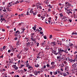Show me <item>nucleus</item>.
<instances>
[{
  "label": "nucleus",
  "instance_id": "nucleus-1",
  "mask_svg": "<svg viewBox=\"0 0 77 77\" xmlns=\"http://www.w3.org/2000/svg\"><path fill=\"white\" fill-rule=\"evenodd\" d=\"M66 60H68L69 63H71L72 62H75V60H72V59H70L69 58H67L66 59Z\"/></svg>",
  "mask_w": 77,
  "mask_h": 77
},
{
  "label": "nucleus",
  "instance_id": "nucleus-2",
  "mask_svg": "<svg viewBox=\"0 0 77 77\" xmlns=\"http://www.w3.org/2000/svg\"><path fill=\"white\" fill-rule=\"evenodd\" d=\"M76 66H77V63H75L72 65V68H73L75 69L76 68Z\"/></svg>",
  "mask_w": 77,
  "mask_h": 77
},
{
  "label": "nucleus",
  "instance_id": "nucleus-3",
  "mask_svg": "<svg viewBox=\"0 0 77 77\" xmlns=\"http://www.w3.org/2000/svg\"><path fill=\"white\" fill-rule=\"evenodd\" d=\"M59 51V54L60 53H61L62 52H64V50H62V48H60L58 50Z\"/></svg>",
  "mask_w": 77,
  "mask_h": 77
},
{
  "label": "nucleus",
  "instance_id": "nucleus-4",
  "mask_svg": "<svg viewBox=\"0 0 77 77\" xmlns=\"http://www.w3.org/2000/svg\"><path fill=\"white\" fill-rule=\"evenodd\" d=\"M51 45H52V46H54V45H56V42H51Z\"/></svg>",
  "mask_w": 77,
  "mask_h": 77
},
{
  "label": "nucleus",
  "instance_id": "nucleus-5",
  "mask_svg": "<svg viewBox=\"0 0 77 77\" xmlns=\"http://www.w3.org/2000/svg\"><path fill=\"white\" fill-rule=\"evenodd\" d=\"M65 71H68L69 70V67L68 66H66L65 68Z\"/></svg>",
  "mask_w": 77,
  "mask_h": 77
},
{
  "label": "nucleus",
  "instance_id": "nucleus-6",
  "mask_svg": "<svg viewBox=\"0 0 77 77\" xmlns=\"http://www.w3.org/2000/svg\"><path fill=\"white\" fill-rule=\"evenodd\" d=\"M26 46L27 47H29L30 46V42H29L28 43H26Z\"/></svg>",
  "mask_w": 77,
  "mask_h": 77
},
{
  "label": "nucleus",
  "instance_id": "nucleus-7",
  "mask_svg": "<svg viewBox=\"0 0 77 77\" xmlns=\"http://www.w3.org/2000/svg\"><path fill=\"white\" fill-rule=\"evenodd\" d=\"M33 9H31L29 12V13L31 14H33Z\"/></svg>",
  "mask_w": 77,
  "mask_h": 77
},
{
  "label": "nucleus",
  "instance_id": "nucleus-8",
  "mask_svg": "<svg viewBox=\"0 0 77 77\" xmlns=\"http://www.w3.org/2000/svg\"><path fill=\"white\" fill-rule=\"evenodd\" d=\"M35 35V33H32L31 34V38H33V35Z\"/></svg>",
  "mask_w": 77,
  "mask_h": 77
},
{
  "label": "nucleus",
  "instance_id": "nucleus-9",
  "mask_svg": "<svg viewBox=\"0 0 77 77\" xmlns=\"http://www.w3.org/2000/svg\"><path fill=\"white\" fill-rule=\"evenodd\" d=\"M38 71H35V72H34V74H35V75H38Z\"/></svg>",
  "mask_w": 77,
  "mask_h": 77
},
{
  "label": "nucleus",
  "instance_id": "nucleus-10",
  "mask_svg": "<svg viewBox=\"0 0 77 77\" xmlns=\"http://www.w3.org/2000/svg\"><path fill=\"white\" fill-rule=\"evenodd\" d=\"M48 21L50 24H52V22H51V21L48 20Z\"/></svg>",
  "mask_w": 77,
  "mask_h": 77
},
{
  "label": "nucleus",
  "instance_id": "nucleus-11",
  "mask_svg": "<svg viewBox=\"0 0 77 77\" xmlns=\"http://www.w3.org/2000/svg\"><path fill=\"white\" fill-rule=\"evenodd\" d=\"M45 45V41L42 43V45Z\"/></svg>",
  "mask_w": 77,
  "mask_h": 77
},
{
  "label": "nucleus",
  "instance_id": "nucleus-12",
  "mask_svg": "<svg viewBox=\"0 0 77 77\" xmlns=\"http://www.w3.org/2000/svg\"><path fill=\"white\" fill-rule=\"evenodd\" d=\"M1 20H2V21H6V20H5V18H1Z\"/></svg>",
  "mask_w": 77,
  "mask_h": 77
},
{
  "label": "nucleus",
  "instance_id": "nucleus-13",
  "mask_svg": "<svg viewBox=\"0 0 77 77\" xmlns=\"http://www.w3.org/2000/svg\"><path fill=\"white\" fill-rule=\"evenodd\" d=\"M59 15H60V17L61 18H62V17H63V14H62L61 13V14H60Z\"/></svg>",
  "mask_w": 77,
  "mask_h": 77
},
{
  "label": "nucleus",
  "instance_id": "nucleus-14",
  "mask_svg": "<svg viewBox=\"0 0 77 77\" xmlns=\"http://www.w3.org/2000/svg\"><path fill=\"white\" fill-rule=\"evenodd\" d=\"M49 48H48L47 47H46L45 48V50H46L47 51H48V50H49Z\"/></svg>",
  "mask_w": 77,
  "mask_h": 77
},
{
  "label": "nucleus",
  "instance_id": "nucleus-15",
  "mask_svg": "<svg viewBox=\"0 0 77 77\" xmlns=\"http://www.w3.org/2000/svg\"><path fill=\"white\" fill-rule=\"evenodd\" d=\"M51 11V9H50V8H48V12H50Z\"/></svg>",
  "mask_w": 77,
  "mask_h": 77
},
{
  "label": "nucleus",
  "instance_id": "nucleus-16",
  "mask_svg": "<svg viewBox=\"0 0 77 77\" xmlns=\"http://www.w3.org/2000/svg\"><path fill=\"white\" fill-rule=\"evenodd\" d=\"M63 75L64 77H65V76H66V75H67V74H66V73H63Z\"/></svg>",
  "mask_w": 77,
  "mask_h": 77
},
{
  "label": "nucleus",
  "instance_id": "nucleus-17",
  "mask_svg": "<svg viewBox=\"0 0 77 77\" xmlns=\"http://www.w3.org/2000/svg\"><path fill=\"white\" fill-rule=\"evenodd\" d=\"M39 5H41V4H39V3H37L36 4V6H39Z\"/></svg>",
  "mask_w": 77,
  "mask_h": 77
},
{
  "label": "nucleus",
  "instance_id": "nucleus-18",
  "mask_svg": "<svg viewBox=\"0 0 77 77\" xmlns=\"http://www.w3.org/2000/svg\"><path fill=\"white\" fill-rule=\"evenodd\" d=\"M48 7L50 8H53V7L51 6V5H48Z\"/></svg>",
  "mask_w": 77,
  "mask_h": 77
},
{
  "label": "nucleus",
  "instance_id": "nucleus-19",
  "mask_svg": "<svg viewBox=\"0 0 77 77\" xmlns=\"http://www.w3.org/2000/svg\"><path fill=\"white\" fill-rule=\"evenodd\" d=\"M16 33L17 34H20V31L17 30L16 32Z\"/></svg>",
  "mask_w": 77,
  "mask_h": 77
},
{
  "label": "nucleus",
  "instance_id": "nucleus-20",
  "mask_svg": "<svg viewBox=\"0 0 77 77\" xmlns=\"http://www.w3.org/2000/svg\"><path fill=\"white\" fill-rule=\"evenodd\" d=\"M32 29H33L35 31L36 30V26H35L34 27H32Z\"/></svg>",
  "mask_w": 77,
  "mask_h": 77
},
{
  "label": "nucleus",
  "instance_id": "nucleus-21",
  "mask_svg": "<svg viewBox=\"0 0 77 77\" xmlns=\"http://www.w3.org/2000/svg\"><path fill=\"white\" fill-rule=\"evenodd\" d=\"M41 55H37V58H41Z\"/></svg>",
  "mask_w": 77,
  "mask_h": 77
},
{
  "label": "nucleus",
  "instance_id": "nucleus-22",
  "mask_svg": "<svg viewBox=\"0 0 77 77\" xmlns=\"http://www.w3.org/2000/svg\"><path fill=\"white\" fill-rule=\"evenodd\" d=\"M14 5V4H11V3H9V5H8V6H9V7H10V6H12V5Z\"/></svg>",
  "mask_w": 77,
  "mask_h": 77
},
{
  "label": "nucleus",
  "instance_id": "nucleus-23",
  "mask_svg": "<svg viewBox=\"0 0 77 77\" xmlns=\"http://www.w3.org/2000/svg\"><path fill=\"white\" fill-rule=\"evenodd\" d=\"M61 58V57L60 56H58L57 57V59H60Z\"/></svg>",
  "mask_w": 77,
  "mask_h": 77
},
{
  "label": "nucleus",
  "instance_id": "nucleus-24",
  "mask_svg": "<svg viewBox=\"0 0 77 77\" xmlns=\"http://www.w3.org/2000/svg\"><path fill=\"white\" fill-rule=\"evenodd\" d=\"M18 3H19V1H16V2H15V5H17V4H18Z\"/></svg>",
  "mask_w": 77,
  "mask_h": 77
},
{
  "label": "nucleus",
  "instance_id": "nucleus-25",
  "mask_svg": "<svg viewBox=\"0 0 77 77\" xmlns=\"http://www.w3.org/2000/svg\"><path fill=\"white\" fill-rule=\"evenodd\" d=\"M36 14H37V12H36L33 13V15L34 16H35V15H36Z\"/></svg>",
  "mask_w": 77,
  "mask_h": 77
},
{
  "label": "nucleus",
  "instance_id": "nucleus-26",
  "mask_svg": "<svg viewBox=\"0 0 77 77\" xmlns=\"http://www.w3.org/2000/svg\"><path fill=\"white\" fill-rule=\"evenodd\" d=\"M35 67H38L39 66V65H38V64H37L35 65Z\"/></svg>",
  "mask_w": 77,
  "mask_h": 77
},
{
  "label": "nucleus",
  "instance_id": "nucleus-27",
  "mask_svg": "<svg viewBox=\"0 0 77 77\" xmlns=\"http://www.w3.org/2000/svg\"><path fill=\"white\" fill-rule=\"evenodd\" d=\"M54 64H55L54 62H51V63L52 65H54Z\"/></svg>",
  "mask_w": 77,
  "mask_h": 77
},
{
  "label": "nucleus",
  "instance_id": "nucleus-28",
  "mask_svg": "<svg viewBox=\"0 0 77 77\" xmlns=\"http://www.w3.org/2000/svg\"><path fill=\"white\" fill-rule=\"evenodd\" d=\"M19 17H23V14H20V15H19Z\"/></svg>",
  "mask_w": 77,
  "mask_h": 77
},
{
  "label": "nucleus",
  "instance_id": "nucleus-29",
  "mask_svg": "<svg viewBox=\"0 0 77 77\" xmlns=\"http://www.w3.org/2000/svg\"><path fill=\"white\" fill-rule=\"evenodd\" d=\"M23 66H24V65H21L20 66V68H23Z\"/></svg>",
  "mask_w": 77,
  "mask_h": 77
},
{
  "label": "nucleus",
  "instance_id": "nucleus-30",
  "mask_svg": "<svg viewBox=\"0 0 77 77\" xmlns=\"http://www.w3.org/2000/svg\"><path fill=\"white\" fill-rule=\"evenodd\" d=\"M14 69L16 70H17V69H18V67H17V66H16V67L14 68Z\"/></svg>",
  "mask_w": 77,
  "mask_h": 77
},
{
  "label": "nucleus",
  "instance_id": "nucleus-31",
  "mask_svg": "<svg viewBox=\"0 0 77 77\" xmlns=\"http://www.w3.org/2000/svg\"><path fill=\"white\" fill-rule=\"evenodd\" d=\"M64 53H67V54H68V52H67V50H65L64 51Z\"/></svg>",
  "mask_w": 77,
  "mask_h": 77
},
{
  "label": "nucleus",
  "instance_id": "nucleus-32",
  "mask_svg": "<svg viewBox=\"0 0 77 77\" xmlns=\"http://www.w3.org/2000/svg\"><path fill=\"white\" fill-rule=\"evenodd\" d=\"M12 67H13L14 68H15L16 67V65H13Z\"/></svg>",
  "mask_w": 77,
  "mask_h": 77
},
{
  "label": "nucleus",
  "instance_id": "nucleus-33",
  "mask_svg": "<svg viewBox=\"0 0 77 77\" xmlns=\"http://www.w3.org/2000/svg\"><path fill=\"white\" fill-rule=\"evenodd\" d=\"M3 12H6V10L4 8V9L3 10Z\"/></svg>",
  "mask_w": 77,
  "mask_h": 77
},
{
  "label": "nucleus",
  "instance_id": "nucleus-34",
  "mask_svg": "<svg viewBox=\"0 0 77 77\" xmlns=\"http://www.w3.org/2000/svg\"><path fill=\"white\" fill-rule=\"evenodd\" d=\"M34 45L33 44H31L30 45V47H33V46Z\"/></svg>",
  "mask_w": 77,
  "mask_h": 77
},
{
  "label": "nucleus",
  "instance_id": "nucleus-35",
  "mask_svg": "<svg viewBox=\"0 0 77 77\" xmlns=\"http://www.w3.org/2000/svg\"><path fill=\"white\" fill-rule=\"evenodd\" d=\"M31 39L33 41H35V39L33 38H31Z\"/></svg>",
  "mask_w": 77,
  "mask_h": 77
},
{
  "label": "nucleus",
  "instance_id": "nucleus-36",
  "mask_svg": "<svg viewBox=\"0 0 77 77\" xmlns=\"http://www.w3.org/2000/svg\"><path fill=\"white\" fill-rule=\"evenodd\" d=\"M3 9V7H0V10L1 11H2V9Z\"/></svg>",
  "mask_w": 77,
  "mask_h": 77
},
{
  "label": "nucleus",
  "instance_id": "nucleus-37",
  "mask_svg": "<svg viewBox=\"0 0 77 77\" xmlns=\"http://www.w3.org/2000/svg\"><path fill=\"white\" fill-rule=\"evenodd\" d=\"M57 74V72H54V75H56V74Z\"/></svg>",
  "mask_w": 77,
  "mask_h": 77
},
{
  "label": "nucleus",
  "instance_id": "nucleus-38",
  "mask_svg": "<svg viewBox=\"0 0 77 77\" xmlns=\"http://www.w3.org/2000/svg\"><path fill=\"white\" fill-rule=\"evenodd\" d=\"M67 5L68 6H71V4L68 2V3L67 4Z\"/></svg>",
  "mask_w": 77,
  "mask_h": 77
},
{
  "label": "nucleus",
  "instance_id": "nucleus-39",
  "mask_svg": "<svg viewBox=\"0 0 77 77\" xmlns=\"http://www.w3.org/2000/svg\"><path fill=\"white\" fill-rule=\"evenodd\" d=\"M52 35H50V37H49V38L50 39H51V38H52Z\"/></svg>",
  "mask_w": 77,
  "mask_h": 77
},
{
  "label": "nucleus",
  "instance_id": "nucleus-40",
  "mask_svg": "<svg viewBox=\"0 0 77 77\" xmlns=\"http://www.w3.org/2000/svg\"><path fill=\"white\" fill-rule=\"evenodd\" d=\"M65 9L66 11H67V12H68V11H69V10H68V8H65Z\"/></svg>",
  "mask_w": 77,
  "mask_h": 77
},
{
  "label": "nucleus",
  "instance_id": "nucleus-41",
  "mask_svg": "<svg viewBox=\"0 0 77 77\" xmlns=\"http://www.w3.org/2000/svg\"><path fill=\"white\" fill-rule=\"evenodd\" d=\"M38 8L40 9H42V7H41V6H38Z\"/></svg>",
  "mask_w": 77,
  "mask_h": 77
},
{
  "label": "nucleus",
  "instance_id": "nucleus-42",
  "mask_svg": "<svg viewBox=\"0 0 77 77\" xmlns=\"http://www.w3.org/2000/svg\"><path fill=\"white\" fill-rule=\"evenodd\" d=\"M60 24H61V25H60V26H63V23H60Z\"/></svg>",
  "mask_w": 77,
  "mask_h": 77
},
{
  "label": "nucleus",
  "instance_id": "nucleus-43",
  "mask_svg": "<svg viewBox=\"0 0 77 77\" xmlns=\"http://www.w3.org/2000/svg\"><path fill=\"white\" fill-rule=\"evenodd\" d=\"M3 48V50H4L6 48V46H4V47H3V48Z\"/></svg>",
  "mask_w": 77,
  "mask_h": 77
},
{
  "label": "nucleus",
  "instance_id": "nucleus-44",
  "mask_svg": "<svg viewBox=\"0 0 77 77\" xmlns=\"http://www.w3.org/2000/svg\"><path fill=\"white\" fill-rule=\"evenodd\" d=\"M44 39H47V36L45 35L44 36Z\"/></svg>",
  "mask_w": 77,
  "mask_h": 77
},
{
  "label": "nucleus",
  "instance_id": "nucleus-45",
  "mask_svg": "<svg viewBox=\"0 0 77 77\" xmlns=\"http://www.w3.org/2000/svg\"><path fill=\"white\" fill-rule=\"evenodd\" d=\"M19 41L18 40V42L17 43V45H19Z\"/></svg>",
  "mask_w": 77,
  "mask_h": 77
},
{
  "label": "nucleus",
  "instance_id": "nucleus-46",
  "mask_svg": "<svg viewBox=\"0 0 77 77\" xmlns=\"http://www.w3.org/2000/svg\"><path fill=\"white\" fill-rule=\"evenodd\" d=\"M56 51H53V53H54V54H56Z\"/></svg>",
  "mask_w": 77,
  "mask_h": 77
},
{
  "label": "nucleus",
  "instance_id": "nucleus-47",
  "mask_svg": "<svg viewBox=\"0 0 77 77\" xmlns=\"http://www.w3.org/2000/svg\"><path fill=\"white\" fill-rule=\"evenodd\" d=\"M28 68H29V69H30L31 68V66L29 65L28 67Z\"/></svg>",
  "mask_w": 77,
  "mask_h": 77
},
{
  "label": "nucleus",
  "instance_id": "nucleus-48",
  "mask_svg": "<svg viewBox=\"0 0 77 77\" xmlns=\"http://www.w3.org/2000/svg\"><path fill=\"white\" fill-rule=\"evenodd\" d=\"M57 72H58L59 74H60V72L59 70H57Z\"/></svg>",
  "mask_w": 77,
  "mask_h": 77
},
{
  "label": "nucleus",
  "instance_id": "nucleus-49",
  "mask_svg": "<svg viewBox=\"0 0 77 77\" xmlns=\"http://www.w3.org/2000/svg\"><path fill=\"white\" fill-rule=\"evenodd\" d=\"M46 66H47V67H50V65H49L48 64H47L46 65Z\"/></svg>",
  "mask_w": 77,
  "mask_h": 77
},
{
  "label": "nucleus",
  "instance_id": "nucleus-50",
  "mask_svg": "<svg viewBox=\"0 0 77 77\" xmlns=\"http://www.w3.org/2000/svg\"><path fill=\"white\" fill-rule=\"evenodd\" d=\"M64 58L63 57H62L61 58H61L60 59V60H62V59H63Z\"/></svg>",
  "mask_w": 77,
  "mask_h": 77
},
{
  "label": "nucleus",
  "instance_id": "nucleus-51",
  "mask_svg": "<svg viewBox=\"0 0 77 77\" xmlns=\"http://www.w3.org/2000/svg\"><path fill=\"white\" fill-rule=\"evenodd\" d=\"M14 40H17L18 39V38L17 37H16L15 38H14Z\"/></svg>",
  "mask_w": 77,
  "mask_h": 77
},
{
  "label": "nucleus",
  "instance_id": "nucleus-52",
  "mask_svg": "<svg viewBox=\"0 0 77 77\" xmlns=\"http://www.w3.org/2000/svg\"><path fill=\"white\" fill-rule=\"evenodd\" d=\"M66 12V13H67V14H68V15H69V14H70V13L69 12H68V11H67Z\"/></svg>",
  "mask_w": 77,
  "mask_h": 77
},
{
  "label": "nucleus",
  "instance_id": "nucleus-53",
  "mask_svg": "<svg viewBox=\"0 0 77 77\" xmlns=\"http://www.w3.org/2000/svg\"><path fill=\"white\" fill-rule=\"evenodd\" d=\"M17 37H18V38H20L21 36H20V35H17Z\"/></svg>",
  "mask_w": 77,
  "mask_h": 77
},
{
  "label": "nucleus",
  "instance_id": "nucleus-54",
  "mask_svg": "<svg viewBox=\"0 0 77 77\" xmlns=\"http://www.w3.org/2000/svg\"><path fill=\"white\" fill-rule=\"evenodd\" d=\"M43 67V68H46V66L44 65Z\"/></svg>",
  "mask_w": 77,
  "mask_h": 77
},
{
  "label": "nucleus",
  "instance_id": "nucleus-55",
  "mask_svg": "<svg viewBox=\"0 0 77 77\" xmlns=\"http://www.w3.org/2000/svg\"><path fill=\"white\" fill-rule=\"evenodd\" d=\"M0 17H3V14H2L1 15H0Z\"/></svg>",
  "mask_w": 77,
  "mask_h": 77
},
{
  "label": "nucleus",
  "instance_id": "nucleus-56",
  "mask_svg": "<svg viewBox=\"0 0 77 77\" xmlns=\"http://www.w3.org/2000/svg\"><path fill=\"white\" fill-rule=\"evenodd\" d=\"M74 18H75V17H77L75 15V14H74Z\"/></svg>",
  "mask_w": 77,
  "mask_h": 77
},
{
  "label": "nucleus",
  "instance_id": "nucleus-57",
  "mask_svg": "<svg viewBox=\"0 0 77 77\" xmlns=\"http://www.w3.org/2000/svg\"><path fill=\"white\" fill-rule=\"evenodd\" d=\"M11 4H13V5H15V3H14V2H11Z\"/></svg>",
  "mask_w": 77,
  "mask_h": 77
},
{
  "label": "nucleus",
  "instance_id": "nucleus-58",
  "mask_svg": "<svg viewBox=\"0 0 77 77\" xmlns=\"http://www.w3.org/2000/svg\"><path fill=\"white\" fill-rule=\"evenodd\" d=\"M26 15H29V11H28V12H27Z\"/></svg>",
  "mask_w": 77,
  "mask_h": 77
},
{
  "label": "nucleus",
  "instance_id": "nucleus-59",
  "mask_svg": "<svg viewBox=\"0 0 77 77\" xmlns=\"http://www.w3.org/2000/svg\"><path fill=\"white\" fill-rule=\"evenodd\" d=\"M40 71H37V74L39 73V74L40 73Z\"/></svg>",
  "mask_w": 77,
  "mask_h": 77
},
{
  "label": "nucleus",
  "instance_id": "nucleus-60",
  "mask_svg": "<svg viewBox=\"0 0 77 77\" xmlns=\"http://www.w3.org/2000/svg\"><path fill=\"white\" fill-rule=\"evenodd\" d=\"M52 74H53V72H50V74H51V75H52Z\"/></svg>",
  "mask_w": 77,
  "mask_h": 77
},
{
  "label": "nucleus",
  "instance_id": "nucleus-61",
  "mask_svg": "<svg viewBox=\"0 0 77 77\" xmlns=\"http://www.w3.org/2000/svg\"><path fill=\"white\" fill-rule=\"evenodd\" d=\"M69 21L70 23H71V22H72V20L70 19L69 20Z\"/></svg>",
  "mask_w": 77,
  "mask_h": 77
},
{
  "label": "nucleus",
  "instance_id": "nucleus-62",
  "mask_svg": "<svg viewBox=\"0 0 77 77\" xmlns=\"http://www.w3.org/2000/svg\"><path fill=\"white\" fill-rule=\"evenodd\" d=\"M39 29H40V30H42V29L41 27H39Z\"/></svg>",
  "mask_w": 77,
  "mask_h": 77
},
{
  "label": "nucleus",
  "instance_id": "nucleus-63",
  "mask_svg": "<svg viewBox=\"0 0 77 77\" xmlns=\"http://www.w3.org/2000/svg\"><path fill=\"white\" fill-rule=\"evenodd\" d=\"M21 23H19V26H21Z\"/></svg>",
  "mask_w": 77,
  "mask_h": 77
},
{
  "label": "nucleus",
  "instance_id": "nucleus-64",
  "mask_svg": "<svg viewBox=\"0 0 77 77\" xmlns=\"http://www.w3.org/2000/svg\"><path fill=\"white\" fill-rule=\"evenodd\" d=\"M38 17H41V14H38Z\"/></svg>",
  "mask_w": 77,
  "mask_h": 77
}]
</instances>
